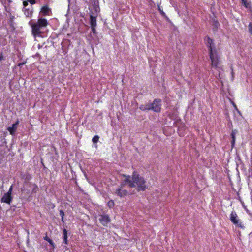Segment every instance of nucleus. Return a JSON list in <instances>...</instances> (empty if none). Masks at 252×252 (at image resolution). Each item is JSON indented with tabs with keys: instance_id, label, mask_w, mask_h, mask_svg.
I'll use <instances>...</instances> for the list:
<instances>
[{
	"instance_id": "obj_1",
	"label": "nucleus",
	"mask_w": 252,
	"mask_h": 252,
	"mask_svg": "<svg viewBox=\"0 0 252 252\" xmlns=\"http://www.w3.org/2000/svg\"><path fill=\"white\" fill-rule=\"evenodd\" d=\"M205 44L208 48L209 56L212 68L217 69L220 64V60L219 51L216 47L214 40L209 36L205 39Z\"/></svg>"
},
{
	"instance_id": "obj_2",
	"label": "nucleus",
	"mask_w": 252,
	"mask_h": 252,
	"mask_svg": "<svg viewBox=\"0 0 252 252\" xmlns=\"http://www.w3.org/2000/svg\"><path fill=\"white\" fill-rule=\"evenodd\" d=\"M132 180L133 181V183L135 185V188L138 191H144L147 189L148 186L145 179L140 176L137 172H133Z\"/></svg>"
},
{
	"instance_id": "obj_3",
	"label": "nucleus",
	"mask_w": 252,
	"mask_h": 252,
	"mask_svg": "<svg viewBox=\"0 0 252 252\" xmlns=\"http://www.w3.org/2000/svg\"><path fill=\"white\" fill-rule=\"evenodd\" d=\"M48 24L47 20L44 18H39L37 23L32 24V33L34 37L39 36L41 33L40 28L46 27Z\"/></svg>"
},
{
	"instance_id": "obj_4",
	"label": "nucleus",
	"mask_w": 252,
	"mask_h": 252,
	"mask_svg": "<svg viewBox=\"0 0 252 252\" xmlns=\"http://www.w3.org/2000/svg\"><path fill=\"white\" fill-rule=\"evenodd\" d=\"M231 222L236 226L241 229H244L245 226L235 211H232L230 215L229 218Z\"/></svg>"
},
{
	"instance_id": "obj_5",
	"label": "nucleus",
	"mask_w": 252,
	"mask_h": 252,
	"mask_svg": "<svg viewBox=\"0 0 252 252\" xmlns=\"http://www.w3.org/2000/svg\"><path fill=\"white\" fill-rule=\"evenodd\" d=\"M94 12H90L89 13L90 15V23L91 26H96L97 21L96 18L98 16V13L99 12V7L96 5L94 6Z\"/></svg>"
},
{
	"instance_id": "obj_6",
	"label": "nucleus",
	"mask_w": 252,
	"mask_h": 252,
	"mask_svg": "<svg viewBox=\"0 0 252 252\" xmlns=\"http://www.w3.org/2000/svg\"><path fill=\"white\" fill-rule=\"evenodd\" d=\"M161 100L155 99L152 103H149L150 110L155 112H159L161 110Z\"/></svg>"
},
{
	"instance_id": "obj_7",
	"label": "nucleus",
	"mask_w": 252,
	"mask_h": 252,
	"mask_svg": "<svg viewBox=\"0 0 252 252\" xmlns=\"http://www.w3.org/2000/svg\"><path fill=\"white\" fill-rule=\"evenodd\" d=\"M124 187L125 184H121L119 188L116 190V193L121 198L125 197L128 194V191L124 189Z\"/></svg>"
},
{
	"instance_id": "obj_8",
	"label": "nucleus",
	"mask_w": 252,
	"mask_h": 252,
	"mask_svg": "<svg viewBox=\"0 0 252 252\" xmlns=\"http://www.w3.org/2000/svg\"><path fill=\"white\" fill-rule=\"evenodd\" d=\"M110 218L108 215H100L99 221L104 226H107V225L110 222Z\"/></svg>"
},
{
	"instance_id": "obj_9",
	"label": "nucleus",
	"mask_w": 252,
	"mask_h": 252,
	"mask_svg": "<svg viewBox=\"0 0 252 252\" xmlns=\"http://www.w3.org/2000/svg\"><path fill=\"white\" fill-rule=\"evenodd\" d=\"M125 178L124 183L125 185L127 184L130 188H135V185L133 183V181L131 180V176L130 175H126L125 174L122 175Z\"/></svg>"
},
{
	"instance_id": "obj_10",
	"label": "nucleus",
	"mask_w": 252,
	"mask_h": 252,
	"mask_svg": "<svg viewBox=\"0 0 252 252\" xmlns=\"http://www.w3.org/2000/svg\"><path fill=\"white\" fill-rule=\"evenodd\" d=\"M12 197L11 195L6 193L4 194L1 199V202L5 203L8 204H10L12 201Z\"/></svg>"
},
{
	"instance_id": "obj_11",
	"label": "nucleus",
	"mask_w": 252,
	"mask_h": 252,
	"mask_svg": "<svg viewBox=\"0 0 252 252\" xmlns=\"http://www.w3.org/2000/svg\"><path fill=\"white\" fill-rule=\"evenodd\" d=\"M40 12L44 16H49L51 13V9L48 5H44L41 7Z\"/></svg>"
},
{
	"instance_id": "obj_12",
	"label": "nucleus",
	"mask_w": 252,
	"mask_h": 252,
	"mask_svg": "<svg viewBox=\"0 0 252 252\" xmlns=\"http://www.w3.org/2000/svg\"><path fill=\"white\" fill-rule=\"evenodd\" d=\"M29 186L32 189V193H36L39 190L38 186L34 183L29 182Z\"/></svg>"
},
{
	"instance_id": "obj_13",
	"label": "nucleus",
	"mask_w": 252,
	"mask_h": 252,
	"mask_svg": "<svg viewBox=\"0 0 252 252\" xmlns=\"http://www.w3.org/2000/svg\"><path fill=\"white\" fill-rule=\"evenodd\" d=\"M18 123V122L17 121L15 124H13L11 127H8L7 128V130L10 132V134L11 135H14L15 134V132L16 131L15 126L16 125H17Z\"/></svg>"
},
{
	"instance_id": "obj_14",
	"label": "nucleus",
	"mask_w": 252,
	"mask_h": 252,
	"mask_svg": "<svg viewBox=\"0 0 252 252\" xmlns=\"http://www.w3.org/2000/svg\"><path fill=\"white\" fill-rule=\"evenodd\" d=\"M237 131L236 130H232L231 133V136L232 137V141L231 144L232 146H233V145L235 144V135L237 133Z\"/></svg>"
},
{
	"instance_id": "obj_15",
	"label": "nucleus",
	"mask_w": 252,
	"mask_h": 252,
	"mask_svg": "<svg viewBox=\"0 0 252 252\" xmlns=\"http://www.w3.org/2000/svg\"><path fill=\"white\" fill-rule=\"evenodd\" d=\"M63 242L64 244H67V232L65 229L63 230Z\"/></svg>"
},
{
	"instance_id": "obj_16",
	"label": "nucleus",
	"mask_w": 252,
	"mask_h": 252,
	"mask_svg": "<svg viewBox=\"0 0 252 252\" xmlns=\"http://www.w3.org/2000/svg\"><path fill=\"white\" fill-rule=\"evenodd\" d=\"M139 109L141 111H143L150 110L149 104L141 105L139 106Z\"/></svg>"
},
{
	"instance_id": "obj_17",
	"label": "nucleus",
	"mask_w": 252,
	"mask_h": 252,
	"mask_svg": "<svg viewBox=\"0 0 252 252\" xmlns=\"http://www.w3.org/2000/svg\"><path fill=\"white\" fill-rule=\"evenodd\" d=\"M44 239L48 241L49 243L52 246L53 248H54L55 247L56 245L54 242L53 241V240L49 238L47 235L45 237H44Z\"/></svg>"
},
{
	"instance_id": "obj_18",
	"label": "nucleus",
	"mask_w": 252,
	"mask_h": 252,
	"mask_svg": "<svg viewBox=\"0 0 252 252\" xmlns=\"http://www.w3.org/2000/svg\"><path fill=\"white\" fill-rule=\"evenodd\" d=\"M242 3L243 4L244 6L247 8H249L251 7V2H248L247 0H241Z\"/></svg>"
},
{
	"instance_id": "obj_19",
	"label": "nucleus",
	"mask_w": 252,
	"mask_h": 252,
	"mask_svg": "<svg viewBox=\"0 0 252 252\" xmlns=\"http://www.w3.org/2000/svg\"><path fill=\"white\" fill-rule=\"evenodd\" d=\"M8 16L9 17V23L11 25H12L14 23L15 17L11 13H10Z\"/></svg>"
},
{
	"instance_id": "obj_20",
	"label": "nucleus",
	"mask_w": 252,
	"mask_h": 252,
	"mask_svg": "<svg viewBox=\"0 0 252 252\" xmlns=\"http://www.w3.org/2000/svg\"><path fill=\"white\" fill-rule=\"evenodd\" d=\"M24 12L25 15L27 17L30 16L32 15V12L30 11L29 9L24 8V10H23Z\"/></svg>"
},
{
	"instance_id": "obj_21",
	"label": "nucleus",
	"mask_w": 252,
	"mask_h": 252,
	"mask_svg": "<svg viewBox=\"0 0 252 252\" xmlns=\"http://www.w3.org/2000/svg\"><path fill=\"white\" fill-rule=\"evenodd\" d=\"M4 10L6 11V13H8V15L10 14V13H11V9L10 8V6L9 5H4Z\"/></svg>"
},
{
	"instance_id": "obj_22",
	"label": "nucleus",
	"mask_w": 252,
	"mask_h": 252,
	"mask_svg": "<svg viewBox=\"0 0 252 252\" xmlns=\"http://www.w3.org/2000/svg\"><path fill=\"white\" fill-rule=\"evenodd\" d=\"M114 202L113 200H111L107 203V205L109 208H112L114 206Z\"/></svg>"
},
{
	"instance_id": "obj_23",
	"label": "nucleus",
	"mask_w": 252,
	"mask_h": 252,
	"mask_svg": "<svg viewBox=\"0 0 252 252\" xmlns=\"http://www.w3.org/2000/svg\"><path fill=\"white\" fill-rule=\"evenodd\" d=\"M158 10L159 11L160 14L163 16L166 17V14L164 13V12L163 11V10L160 7V5H158Z\"/></svg>"
},
{
	"instance_id": "obj_24",
	"label": "nucleus",
	"mask_w": 252,
	"mask_h": 252,
	"mask_svg": "<svg viewBox=\"0 0 252 252\" xmlns=\"http://www.w3.org/2000/svg\"><path fill=\"white\" fill-rule=\"evenodd\" d=\"M60 215L61 217L62 221L63 222H64V213L63 210H61L60 211Z\"/></svg>"
},
{
	"instance_id": "obj_25",
	"label": "nucleus",
	"mask_w": 252,
	"mask_h": 252,
	"mask_svg": "<svg viewBox=\"0 0 252 252\" xmlns=\"http://www.w3.org/2000/svg\"><path fill=\"white\" fill-rule=\"evenodd\" d=\"M99 139V137L97 135H95L93 138L92 142L94 143H96L98 141Z\"/></svg>"
},
{
	"instance_id": "obj_26",
	"label": "nucleus",
	"mask_w": 252,
	"mask_h": 252,
	"mask_svg": "<svg viewBox=\"0 0 252 252\" xmlns=\"http://www.w3.org/2000/svg\"><path fill=\"white\" fill-rule=\"evenodd\" d=\"M96 26H91L92 32L94 34L96 33Z\"/></svg>"
},
{
	"instance_id": "obj_27",
	"label": "nucleus",
	"mask_w": 252,
	"mask_h": 252,
	"mask_svg": "<svg viewBox=\"0 0 252 252\" xmlns=\"http://www.w3.org/2000/svg\"><path fill=\"white\" fill-rule=\"evenodd\" d=\"M249 31L252 35V23H250L248 25Z\"/></svg>"
},
{
	"instance_id": "obj_28",
	"label": "nucleus",
	"mask_w": 252,
	"mask_h": 252,
	"mask_svg": "<svg viewBox=\"0 0 252 252\" xmlns=\"http://www.w3.org/2000/svg\"><path fill=\"white\" fill-rule=\"evenodd\" d=\"M232 104L234 108V109L237 111L238 113H240V111L239 110V109L237 108V106H236V104L234 102H232Z\"/></svg>"
},
{
	"instance_id": "obj_29",
	"label": "nucleus",
	"mask_w": 252,
	"mask_h": 252,
	"mask_svg": "<svg viewBox=\"0 0 252 252\" xmlns=\"http://www.w3.org/2000/svg\"><path fill=\"white\" fill-rule=\"evenodd\" d=\"M12 186H11V187H10V188L9 189V190L8 191L6 192L7 193L10 194L11 195V194H12Z\"/></svg>"
},
{
	"instance_id": "obj_30",
	"label": "nucleus",
	"mask_w": 252,
	"mask_h": 252,
	"mask_svg": "<svg viewBox=\"0 0 252 252\" xmlns=\"http://www.w3.org/2000/svg\"><path fill=\"white\" fill-rule=\"evenodd\" d=\"M27 1L32 5L36 3V0H27Z\"/></svg>"
},
{
	"instance_id": "obj_31",
	"label": "nucleus",
	"mask_w": 252,
	"mask_h": 252,
	"mask_svg": "<svg viewBox=\"0 0 252 252\" xmlns=\"http://www.w3.org/2000/svg\"><path fill=\"white\" fill-rule=\"evenodd\" d=\"M23 6L25 7L28 5V1H24L23 2Z\"/></svg>"
},
{
	"instance_id": "obj_32",
	"label": "nucleus",
	"mask_w": 252,
	"mask_h": 252,
	"mask_svg": "<svg viewBox=\"0 0 252 252\" xmlns=\"http://www.w3.org/2000/svg\"><path fill=\"white\" fill-rule=\"evenodd\" d=\"M214 25L215 27H218L219 25V23L217 21H214Z\"/></svg>"
},
{
	"instance_id": "obj_33",
	"label": "nucleus",
	"mask_w": 252,
	"mask_h": 252,
	"mask_svg": "<svg viewBox=\"0 0 252 252\" xmlns=\"http://www.w3.org/2000/svg\"><path fill=\"white\" fill-rule=\"evenodd\" d=\"M3 59V56L2 52L0 53V62Z\"/></svg>"
},
{
	"instance_id": "obj_34",
	"label": "nucleus",
	"mask_w": 252,
	"mask_h": 252,
	"mask_svg": "<svg viewBox=\"0 0 252 252\" xmlns=\"http://www.w3.org/2000/svg\"><path fill=\"white\" fill-rule=\"evenodd\" d=\"M231 75H232V78H233L234 77V70H233V69L232 67L231 68Z\"/></svg>"
},
{
	"instance_id": "obj_35",
	"label": "nucleus",
	"mask_w": 252,
	"mask_h": 252,
	"mask_svg": "<svg viewBox=\"0 0 252 252\" xmlns=\"http://www.w3.org/2000/svg\"><path fill=\"white\" fill-rule=\"evenodd\" d=\"M8 3L9 4L12 2V0H8Z\"/></svg>"
},
{
	"instance_id": "obj_36",
	"label": "nucleus",
	"mask_w": 252,
	"mask_h": 252,
	"mask_svg": "<svg viewBox=\"0 0 252 252\" xmlns=\"http://www.w3.org/2000/svg\"><path fill=\"white\" fill-rule=\"evenodd\" d=\"M23 64H24V63H20V64H19V66H20V65H23Z\"/></svg>"
}]
</instances>
